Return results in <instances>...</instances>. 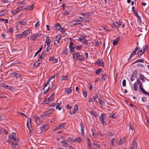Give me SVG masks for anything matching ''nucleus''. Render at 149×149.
<instances>
[{
	"instance_id": "f257e3e1",
	"label": "nucleus",
	"mask_w": 149,
	"mask_h": 149,
	"mask_svg": "<svg viewBox=\"0 0 149 149\" xmlns=\"http://www.w3.org/2000/svg\"><path fill=\"white\" fill-rule=\"evenodd\" d=\"M137 84H138L139 86L140 91L141 92L143 93L145 95L149 96V93L146 91L143 88L142 83L139 79H137L134 85V89L135 91H137L138 88Z\"/></svg>"
},
{
	"instance_id": "f03ea898",
	"label": "nucleus",
	"mask_w": 149,
	"mask_h": 149,
	"mask_svg": "<svg viewBox=\"0 0 149 149\" xmlns=\"http://www.w3.org/2000/svg\"><path fill=\"white\" fill-rule=\"evenodd\" d=\"M54 110L53 109H50L47 111L45 112L43 114L40 115V117L42 118H45V117L48 116L49 115L52 114L53 111Z\"/></svg>"
},
{
	"instance_id": "7ed1b4c3",
	"label": "nucleus",
	"mask_w": 149,
	"mask_h": 149,
	"mask_svg": "<svg viewBox=\"0 0 149 149\" xmlns=\"http://www.w3.org/2000/svg\"><path fill=\"white\" fill-rule=\"evenodd\" d=\"M36 123L38 125H40L41 122L40 121V118L37 116H34L33 117Z\"/></svg>"
},
{
	"instance_id": "20e7f679",
	"label": "nucleus",
	"mask_w": 149,
	"mask_h": 149,
	"mask_svg": "<svg viewBox=\"0 0 149 149\" xmlns=\"http://www.w3.org/2000/svg\"><path fill=\"white\" fill-rule=\"evenodd\" d=\"M104 61L102 59H98L95 63V64L96 65L102 66H104Z\"/></svg>"
},
{
	"instance_id": "39448f33",
	"label": "nucleus",
	"mask_w": 149,
	"mask_h": 149,
	"mask_svg": "<svg viewBox=\"0 0 149 149\" xmlns=\"http://www.w3.org/2000/svg\"><path fill=\"white\" fill-rule=\"evenodd\" d=\"M52 100L53 99H52V96L49 97V98H47L45 100H44L43 102V104H48L49 103H51Z\"/></svg>"
},
{
	"instance_id": "423d86ee",
	"label": "nucleus",
	"mask_w": 149,
	"mask_h": 149,
	"mask_svg": "<svg viewBox=\"0 0 149 149\" xmlns=\"http://www.w3.org/2000/svg\"><path fill=\"white\" fill-rule=\"evenodd\" d=\"M105 118V117L104 114H101V116H100L99 120L103 125H104V124H106L104 122V118Z\"/></svg>"
},
{
	"instance_id": "0eeeda50",
	"label": "nucleus",
	"mask_w": 149,
	"mask_h": 149,
	"mask_svg": "<svg viewBox=\"0 0 149 149\" xmlns=\"http://www.w3.org/2000/svg\"><path fill=\"white\" fill-rule=\"evenodd\" d=\"M48 127V126L47 124H45V125L41 126L40 127V130H41V132H40L41 133L42 132L45 130H46Z\"/></svg>"
},
{
	"instance_id": "6e6552de",
	"label": "nucleus",
	"mask_w": 149,
	"mask_h": 149,
	"mask_svg": "<svg viewBox=\"0 0 149 149\" xmlns=\"http://www.w3.org/2000/svg\"><path fill=\"white\" fill-rule=\"evenodd\" d=\"M78 105L77 104H75L74 106V107L73 110V112H69L70 113L71 115L75 113L78 110Z\"/></svg>"
},
{
	"instance_id": "1a4fd4ad",
	"label": "nucleus",
	"mask_w": 149,
	"mask_h": 149,
	"mask_svg": "<svg viewBox=\"0 0 149 149\" xmlns=\"http://www.w3.org/2000/svg\"><path fill=\"white\" fill-rule=\"evenodd\" d=\"M122 22H117L114 23V26L115 27L117 28V29L122 25Z\"/></svg>"
},
{
	"instance_id": "9d476101",
	"label": "nucleus",
	"mask_w": 149,
	"mask_h": 149,
	"mask_svg": "<svg viewBox=\"0 0 149 149\" xmlns=\"http://www.w3.org/2000/svg\"><path fill=\"white\" fill-rule=\"evenodd\" d=\"M80 54L79 52H76L73 54V57L75 60H78L80 56Z\"/></svg>"
},
{
	"instance_id": "9b49d317",
	"label": "nucleus",
	"mask_w": 149,
	"mask_h": 149,
	"mask_svg": "<svg viewBox=\"0 0 149 149\" xmlns=\"http://www.w3.org/2000/svg\"><path fill=\"white\" fill-rule=\"evenodd\" d=\"M2 86L5 89H9L11 91H12L13 90V87H12L7 85L4 84H2Z\"/></svg>"
},
{
	"instance_id": "f8f14e48",
	"label": "nucleus",
	"mask_w": 149,
	"mask_h": 149,
	"mask_svg": "<svg viewBox=\"0 0 149 149\" xmlns=\"http://www.w3.org/2000/svg\"><path fill=\"white\" fill-rule=\"evenodd\" d=\"M78 40L83 42L86 40V36H81L79 38Z\"/></svg>"
},
{
	"instance_id": "ddd939ff",
	"label": "nucleus",
	"mask_w": 149,
	"mask_h": 149,
	"mask_svg": "<svg viewBox=\"0 0 149 149\" xmlns=\"http://www.w3.org/2000/svg\"><path fill=\"white\" fill-rule=\"evenodd\" d=\"M41 61V60L40 59H38L36 62H35L34 63L33 65V66H34V67H38L40 64Z\"/></svg>"
},
{
	"instance_id": "4468645a",
	"label": "nucleus",
	"mask_w": 149,
	"mask_h": 149,
	"mask_svg": "<svg viewBox=\"0 0 149 149\" xmlns=\"http://www.w3.org/2000/svg\"><path fill=\"white\" fill-rule=\"evenodd\" d=\"M7 13V11L6 10H0V16H4Z\"/></svg>"
},
{
	"instance_id": "2eb2a0df",
	"label": "nucleus",
	"mask_w": 149,
	"mask_h": 149,
	"mask_svg": "<svg viewBox=\"0 0 149 149\" xmlns=\"http://www.w3.org/2000/svg\"><path fill=\"white\" fill-rule=\"evenodd\" d=\"M3 133L7 134L8 133L7 131L5 129L1 127L0 128V134H1Z\"/></svg>"
},
{
	"instance_id": "dca6fc26",
	"label": "nucleus",
	"mask_w": 149,
	"mask_h": 149,
	"mask_svg": "<svg viewBox=\"0 0 149 149\" xmlns=\"http://www.w3.org/2000/svg\"><path fill=\"white\" fill-rule=\"evenodd\" d=\"M80 125L81 126V134L82 135H83L84 134V125L83 123L82 122H81L80 123Z\"/></svg>"
},
{
	"instance_id": "f3484780",
	"label": "nucleus",
	"mask_w": 149,
	"mask_h": 149,
	"mask_svg": "<svg viewBox=\"0 0 149 149\" xmlns=\"http://www.w3.org/2000/svg\"><path fill=\"white\" fill-rule=\"evenodd\" d=\"M46 42L47 43V46H49L51 43V41L49 37H47Z\"/></svg>"
},
{
	"instance_id": "a211bd4d",
	"label": "nucleus",
	"mask_w": 149,
	"mask_h": 149,
	"mask_svg": "<svg viewBox=\"0 0 149 149\" xmlns=\"http://www.w3.org/2000/svg\"><path fill=\"white\" fill-rule=\"evenodd\" d=\"M114 134L112 132H107L106 134L105 135L106 137H108V138H109L110 137L114 135Z\"/></svg>"
},
{
	"instance_id": "6ab92c4d",
	"label": "nucleus",
	"mask_w": 149,
	"mask_h": 149,
	"mask_svg": "<svg viewBox=\"0 0 149 149\" xmlns=\"http://www.w3.org/2000/svg\"><path fill=\"white\" fill-rule=\"evenodd\" d=\"M49 61H52L54 63H56L58 61V60L57 59L55 58L52 57H51L49 58Z\"/></svg>"
},
{
	"instance_id": "aec40b11",
	"label": "nucleus",
	"mask_w": 149,
	"mask_h": 149,
	"mask_svg": "<svg viewBox=\"0 0 149 149\" xmlns=\"http://www.w3.org/2000/svg\"><path fill=\"white\" fill-rule=\"evenodd\" d=\"M143 54H144V52H143L142 49H141L137 52L136 54L138 56L140 57Z\"/></svg>"
},
{
	"instance_id": "412c9836",
	"label": "nucleus",
	"mask_w": 149,
	"mask_h": 149,
	"mask_svg": "<svg viewBox=\"0 0 149 149\" xmlns=\"http://www.w3.org/2000/svg\"><path fill=\"white\" fill-rule=\"evenodd\" d=\"M61 38V35L58 34L55 38L56 41L58 43L59 41L60 40Z\"/></svg>"
},
{
	"instance_id": "4be33fe9",
	"label": "nucleus",
	"mask_w": 149,
	"mask_h": 149,
	"mask_svg": "<svg viewBox=\"0 0 149 149\" xmlns=\"http://www.w3.org/2000/svg\"><path fill=\"white\" fill-rule=\"evenodd\" d=\"M83 19L86 22H90L91 21L90 18L88 17H83Z\"/></svg>"
},
{
	"instance_id": "5701e85b",
	"label": "nucleus",
	"mask_w": 149,
	"mask_h": 149,
	"mask_svg": "<svg viewBox=\"0 0 149 149\" xmlns=\"http://www.w3.org/2000/svg\"><path fill=\"white\" fill-rule=\"evenodd\" d=\"M102 69L98 68L96 70V71H95V73L97 75H99L100 74L101 72L102 71Z\"/></svg>"
},
{
	"instance_id": "b1692460",
	"label": "nucleus",
	"mask_w": 149,
	"mask_h": 149,
	"mask_svg": "<svg viewBox=\"0 0 149 149\" xmlns=\"http://www.w3.org/2000/svg\"><path fill=\"white\" fill-rule=\"evenodd\" d=\"M16 133H13V134L12 136L13 138V140H14L16 142H19V140L18 139H17L16 137Z\"/></svg>"
},
{
	"instance_id": "393cba45",
	"label": "nucleus",
	"mask_w": 149,
	"mask_h": 149,
	"mask_svg": "<svg viewBox=\"0 0 149 149\" xmlns=\"http://www.w3.org/2000/svg\"><path fill=\"white\" fill-rule=\"evenodd\" d=\"M92 14V13L90 12H88L86 13H81V15L84 16H89Z\"/></svg>"
},
{
	"instance_id": "a878e982",
	"label": "nucleus",
	"mask_w": 149,
	"mask_h": 149,
	"mask_svg": "<svg viewBox=\"0 0 149 149\" xmlns=\"http://www.w3.org/2000/svg\"><path fill=\"white\" fill-rule=\"evenodd\" d=\"M61 143L62 144V146H68L69 145V143L65 141H61Z\"/></svg>"
},
{
	"instance_id": "bb28decb",
	"label": "nucleus",
	"mask_w": 149,
	"mask_h": 149,
	"mask_svg": "<svg viewBox=\"0 0 149 149\" xmlns=\"http://www.w3.org/2000/svg\"><path fill=\"white\" fill-rule=\"evenodd\" d=\"M144 60L143 59H138V60H136L132 64H135L136 63H137L139 62H141V63H143Z\"/></svg>"
},
{
	"instance_id": "cd10ccee",
	"label": "nucleus",
	"mask_w": 149,
	"mask_h": 149,
	"mask_svg": "<svg viewBox=\"0 0 149 149\" xmlns=\"http://www.w3.org/2000/svg\"><path fill=\"white\" fill-rule=\"evenodd\" d=\"M15 37L17 39H20L23 37L22 34L16 35Z\"/></svg>"
},
{
	"instance_id": "c85d7f7f",
	"label": "nucleus",
	"mask_w": 149,
	"mask_h": 149,
	"mask_svg": "<svg viewBox=\"0 0 149 149\" xmlns=\"http://www.w3.org/2000/svg\"><path fill=\"white\" fill-rule=\"evenodd\" d=\"M72 91V90L70 88H67L65 89V92L68 94L70 93Z\"/></svg>"
},
{
	"instance_id": "c756f323",
	"label": "nucleus",
	"mask_w": 149,
	"mask_h": 149,
	"mask_svg": "<svg viewBox=\"0 0 149 149\" xmlns=\"http://www.w3.org/2000/svg\"><path fill=\"white\" fill-rule=\"evenodd\" d=\"M68 79L67 75L65 76H61V80H67Z\"/></svg>"
},
{
	"instance_id": "7c9ffc66",
	"label": "nucleus",
	"mask_w": 149,
	"mask_h": 149,
	"mask_svg": "<svg viewBox=\"0 0 149 149\" xmlns=\"http://www.w3.org/2000/svg\"><path fill=\"white\" fill-rule=\"evenodd\" d=\"M17 22L18 24L22 25H25L26 24V22L23 21H19Z\"/></svg>"
},
{
	"instance_id": "2f4dec72",
	"label": "nucleus",
	"mask_w": 149,
	"mask_h": 149,
	"mask_svg": "<svg viewBox=\"0 0 149 149\" xmlns=\"http://www.w3.org/2000/svg\"><path fill=\"white\" fill-rule=\"evenodd\" d=\"M144 78H146L143 74H141L139 75V79L142 81L143 82H144L145 81Z\"/></svg>"
},
{
	"instance_id": "473e14b6",
	"label": "nucleus",
	"mask_w": 149,
	"mask_h": 149,
	"mask_svg": "<svg viewBox=\"0 0 149 149\" xmlns=\"http://www.w3.org/2000/svg\"><path fill=\"white\" fill-rule=\"evenodd\" d=\"M102 80H104V81L106 80L107 79V78L108 77V76L106 74H102Z\"/></svg>"
},
{
	"instance_id": "72a5a7b5",
	"label": "nucleus",
	"mask_w": 149,
	"mask_h": 149,
	"mask_svg": "<svg viewBox=\"0 0 149 149\" xmlns=\"http://www.w3.org/2000/svg\"><path fill=\"white\" fill-rule=\"evenodd\" d=\"M55 105L56 106V109H58L59 110H60L61 109V107H59L60 104L59 103H55Z\"/></svg>"
},
{
	"instance_id": "f704fd0d",
	"label": "nucleus",
	"mask_w": 149,
	"mask_h": 149,
	"mask_svg": "<svg viewBox=\"0 0 149 149\" xmlns=\"http://www.w3.org/2000/svg\"><path fill=\"white\" fill-rule=\"evenodd\" d=\"M28 32L29 30H26L25 31H24L22 33V34L23 35V37H24L25 36H26L28 33Z\"/></svg>"
},
{
	"instance_id": "c9c22d12",
	"label": "nucleus",
	"mask_w": 149,
	"mask_h": 149,
	"mask_svg": "<svg viewBox=\"0 0 149 149\" xmlns=\"http://www.w3.org/2000/svg\"><path fill=\"white\" fill-rule=\"evenodd\" d=\"M5 95H7L3 93H0V98L7 97V96H5Z\"/></svg>"
},
{
	"instance_id": "e433bc0d",
	"label": "nucleus",
	"mask_w": 149,
	"mask_h": 149,
	"mask_svg": "<svg viewBox=\"0 0 149 149\" xmlns=\"http://www.w3.org/2000/svg\"><path fill=\"white\" fill-rule=\"evenodd\" d=\"M90 113L91 115L95 117H96L97 116V113L92 111H90Z\"/></svg>"
},
{
	"instance_id": "4c0bfd02",
	"label": "nucleus",
	"mask_w": 149,
	"mask_h": 149,
	"mask_svg": "<svg viewBox=\"0 0 149 149\" xmlns=\"http://www.w3.org/2000/svg\"><path fill=\"white\" fill-rule=\"evenodd\" d=\"M30 37L31 38L30 40L32 41H34L36 38V36H35V34L31 36Z\"/></svg>"
},
{
	"instance_id": "58836bf2",
	"label": "nucleus",
	"mask_w": 149,
	"mask_h": 149,
	"mask_svg": "<svg viewBox=\"0 0 149 149\" xmlns=\"http://www.w3.org/2000/svg\"><path fill=\"white\" fill-rule=\"evenodd\" d=\"M87 139L88 141V147L89 148H91V142L90 141L89 139L88 138H87Z\"/></svg>"
},
{
	"instance_id": "ea45409f",
	"label": "nucleus",
	"mask_w": 149,
	"mask_h": 149,
	"mask_svg": "<svg viewBox=\"0 0 149 149\" xmlns=\"http://www.w3.org/2000/svg\"><path fill=\"white\" fill-rule=\"evenodd\" d=\"M61 27V25H60L59 24L57 23L56 24L55 28L57 30H59L60 29Z\"/></svg>"
},
{
	"instance_id": "a19ab883",
	"label": "nucleus",
	"mask_w": 149,
	"mask_h": 149,
	"mask_svg": "<svg viewBox=\"0 0 149 149\" xmlns=\"http://www.w3.org/2000/svg\"><path fill=\"white\" fill-rule=\"evenodd\" d=\"M74 142L76 141L78 142H79L80 141H81V139L80 137H77L74 140Z\"/></svg>"
},
{
	"instance_id": "79ce46f5",
	"label": "nucleus",
	"mask_w": 149,
	"mask_h": 149,
	"mask_svg": "<svg viewBox=\"0 0 149 149\" xmlns=\"http://www.w3.org/2000/svg\"><path fill=\"white\" fill-rule=\"evenodd\" d=\"M76 23L73 24L74 25H75L77 24H80V22H81V21L79 20H76L74 21Z\"/></svg>"
},
{
	"instance_id": "37998d69",
	"label": "nucleus",
	"mask_w": 149,
	"mask_h": 149,
	"mask_svg": "<svg viewBox=\"0 0 149 149\" xmlns=\"http://www.w3.org/2000/svg\"><path fill=\"white\" fill-rule=\"evenodd\" d=\"M65 125L66 124L65 123H61L59 126V127H60V129L62 128L65 127Z\"/></svg>"
},
{
	"instance_id": "c03bdc74",
	"label": "nucleus",
	"mask_w": 149,
	"mask_h": 149,
	"mask_svg": "<svg viewBox=\"0 0 149 149\" xmlns=\"http://www.w3.org/2000/svg\"><path fill=\"white\" fill-rule=\"evenodd\" d=\"M132 12L135 16L136 17H138L139 15L137 14V11L136 10H133Z\"/></svg>"
},
{
	"instance_id": "a18cd8bd",
	"label": "nucleus",
	"mask_w": 149,
	"mask_h": 149,
	"mask_svg": "<svg viewBox=\"0 0 149 149\" xmlns=\"http://www.w3.org/2000/svg\"><path fill=\"white\" fill-rule=\"evenodd\" d=\"M136 142L134 140L132 142V145L131 147H135L136 145Z\"/></svg>"
},
{
	"instance_id": "49530a36",
	"label": "nucleus",
	"mask_w": 149,
	"mask_h": 149,
	"mask_svg": "<svg viewBox=\"0 0 149 149\" xmlns=\"http://www.w3.org/2000/svg\"><path fill=\"white\" fill-rule=\"evenodd\" d=\"M74 139H72L70 137L67 140L68 141H70L72 142H74Z\"/></svg>"
},
{
	"instance_id": "de8ad7c7",
	"label": "nucleus",
	"mask_w": 149,
	"mask_h": 149,
	"mask_svg": "<svg viewBox=\"0 0 149 149\" xmlns=\"http://www.w3.org/2000/svg\"><path fill=\"white\" fill-rule=\"evenodd\" d=\"M79 56H80L79 57V58L78 59L79 60V61L80 62H81L84 60V58L82 56L80 55Z\"/></svg>"
},
{
	"instance_id": "09e8293b",
	"label": "nucleus",
	"mask_w": 149,
	"mask_h": 149,
	"mask_svg": "<svg viewBox=\"0 0 149 149\" xmlns=\"http://www.w3.org/2000/svg\"><path fill=\"white\" fill-rule=\"evenodd\" d=\"M95 45L99 47L100 46L101 42H99L97 40V41H95Z\"/></svg>"
},
{
	"instance_id": "8fccbe9b",
	"label": "nucleus",
	"mask_w": 149,
	"mask_h": 149,
	"mask_svg": "<svg viewBox=\"0 0 149 149\" xmlns=\"http://www.w3.org/2000/svg\"><path fill=\"white\" fill-rule=\"evenodd\" d=\"M99 100V103L101 105H103V101H102V100H101L100 98L98 99Z\"/></svg>"
},
{
	"instance_id": "3c124183",
	"label": "nucleus",
	"mask_w": 149,
	"mask_h": 149,
	"mask_svg": "<svg viewBox=\"0 0 149 149\" xmlns=\"http://www.w3.org/2000/svg\"><path fill=\"white\" fill-rule=\"evenodd\" d=\"M69 48H70V52H73L74 51V48H75V46H74L73 47H69Z\"/></svg>"
},
{
	"instance_id": "603ef678",
	"label": "nucleus",
	"mask_w": 149,
	"mask_h": 149,
	"mask_svg": "<svg viewBox=\"0 0 149 149\" xmlns=\"http://www.w3.org/2000/svg\"><path fill=\"white\" fill-rule=\"evenodd\" d=\"M57 88V86L55 85H53L52 86L51 88H50V90L52 91L54 90L55 89Z\"/></svg>"
},
{
	"instance_id": "864d4df0",
	"label": "nucleus",
	"mask_w": 149,
	"mask_h": 149,
	"mask_svg": "<svg viewBox=\"0 0 149 149\" xmlns=\"http://www.w3.org/2000/svg\"><path fill=\"white\" fill-rule=\"evenodd\" d=\"M10 0H3L2 2L3 3H10Z\"/></svg>"
},
{
	"instance_id": "5fc2aeb1",
	"label": "nucleus",
	"mask_w": 149,
	"mask_h": 149,
	"mask_svg": "<svg viewBox=\"0 0 149 149\" xmlns=\"http://www.w3.org/2000/svg\"><path fill=\"white\" fill-rule=\"evenodd\" d=\"M137 17V18L138 24L139 25L141 23V18L139 17V16H138V17Z\"/></svg>"
},
{
	"instance_id": "6e6d98bb",
	"label": "nucleus",
	"mask_w": 149,
	"mask_h": 149,
	"mask_svg": "<svg viewBox=\"0 0 149 149\" xmlns=\"http://www.w3.org/2000/svg\"><path fill=\"white\" fill-rule=\"evenodd\" d=\"M83 94L84 96V97L85 98H86L87 97V93L86 92L84 91H82Z\"/></svg>"
},
{
	"instance_id": "4d7b16f0",
	"label": "nucleus",
	"mask_w": 149,
	"mask_h": 149,
	"mask_svg": "<svg viewBox=\"0 0 149 149\" xmlns=\"http://www.w3.org/2000/svg\"><path fill=\"white\" fill-rule=\"evenodd\" d=\"M1 20L3 22L5 23H8V20L7 19H1Z\"/></svg>"
},
{
	"instance_id": "13d9d810",
	"label": "nucleus",
	"mask_w": 149,
	"mask_h": 149,
	"mask_svg": "<svg viewBox=\"0 0 149 149\" xmlns=\"http://www.w3.org/2000/svg\"><path fill=\"white\" fill-rule=\"evenodd\" d=\"M124 139L123 138H121L119 141V145H120L122 144V143L124 141Z\"/></svg>"
},
{
	"instance_id": "bf43d9fd",
	"label": "nucleus",
	"mask_w": 149,
	"mask_h": 149,
	"mask_svg": "<svg viewBox=\"0 0 149 149\" xmlns=\"http://www.w3.org/2000/svg\"><path fill=\"white\" fill-rule=\"evenodd\" d=\"M140 49V48L139 47V46L138 45H136V47L134 51H135L136 52L137 51L139 50Z\"/></svg>"
},
{
	"instance_id": "052dcab7",
	"label": "nucleus",
	"mask_w": 149,
	"mask_h": 149,
	"mask_svg": "<svg viewBox=\"0 0 149 149\" xmlns=\"http://www.w3.org/2000/svg\"><path fill=\"white\" fill-rule=\"evenodd\" d=\"M126 81L125 79H124L123 81L122 82V85L124 87H125L126 86Z\"/></svg>"
},
{
	"instance_id": "680f3d73",
	"label": "nucleus",
	"mask_w": 149,
	"mask_h": 149,
	"mask_svg": "<svg viewBox=\"0 0 149 149\" xmlns=\"http://www.w3.org/2000/svg\"><path fill=\"white\" fill-rule=\"evenodd\" d=\"M18 9L16 8L15 10H14L13 11V13L14 14H15L16 13L18 12Z\"/></svg>"
},
{
	"instance_id": "e2e57ef3",
	"label": "nucleus",
	"mask_w": 149,
	"mask_h": 149,
	"mask_svg": "<svg viewBox=\"0 0 149 149\" xmlns=\"http://www.w3.org/2000/svg\"><path fill=\"white\" fill-rule=\"evenodd\" d=\"M136 77V76H134L132 75V76L131 77V79H130L131 81H132L133 80H134L135 79Z\"/></svg>"
},
{
	"instance_id": "0e129e2a",
	"label": "nucleus",
	"mask_w": 149,
	"mask_h": 149,
	"mask_svg": "<svg viewBox=\"0 0 149 149\" xmlns=\"http://www.w3.org/2000/svg\"><path fill=\"white\" fill-rule=\"evenodd\" d=\"M98 95L97 93H95L94 94V95L93 97L94 100H95L96 98H97L98 97Z\"/></svg>"
},
{
	"instance_id": "69168bd1",
	"label": "nucleus",
	"mask_w": 149,
	"mask_h": 149,
	"mask_svg": "<svg viewBox=\"0 0 149 149\" xmlns=\"http://www.w3.org/2000/svg\"><path fill=\"white\" fill-rule=\"evenodd\" d=\"M116 117V114L115 113L113 114L111 116H109V118H115Z\"/></svg>"
},
{
	"instance_id": "338daca9",
	"label": "nucleus",
	"mask_w": 149,
	"mask_h": 149,
	"mask_svg": "<svg viewBox=\"0 0 149 149\" xmlns=\"http://www.w3.org/2000/svg\"><path fill=\"white\" fill-rule=\"evenodd\" d=\"M136 52L134 51L132 52L131 55H130L131 57H132L134 55L136 54Z\"/></svg>"
},
{
	"instance_id": "774afa93",
	"label": "nucleus",
	"mask_w": 149,
	"mask_h": 149,
	"mask_svg": "<svg viewBox=\"0 0 149 149\" xmlns=\"http://www.w3.org/2000/svg\"><path fill=\"white\" fill-rule=\"evenodd\" d=\"M136 52L134 51L132 52L131 55H130L131 57H132L134 55L136 54Z\"/></svg>"
}]
</instances>
